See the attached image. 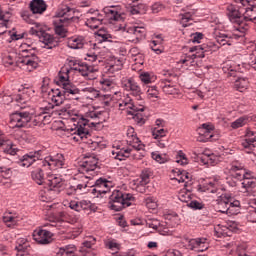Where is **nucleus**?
I'll use <instances>...</instances> for the list:
<instances>
[{"mask_svg": "<svg viewBox=\"0 0 256 256\" xmlns=\"http://www.w3.org/2000/svg\"><path fill=\"white\" fill-rule=\"evenodd\" d=\"M50 113H54L55 115H59L62 117L74 116L75 118H72V121L77 122V130L75 131V135H77L82 141H84V143H87L85 139L91 137V134H89V130L85 128L87 127V125H89V119L83 116H79V113L77 111L71 109L70 104H66L62 108L56 107L52 112L50 111Z\"/></svg>", "mask_w": 256, "mask_h": 256, "instance_id": "1", "label": "nucleus"}, {"mask_svg": "<svg viewBox=\"0 0 256 256\" xmlns=\"http://www.w3.org/2000/svg\"><path fill=\"white\" fill-rule=\"evenodd\" d=\"M135 201L133 194L125 193L121 190H114L109 196V209L112 211H123L127 207H131V203Z\"/></svg>", "mask_w": 256, "mask_h": 256, "instance_id": "2", "label": "nucleus"}, {"mask_svg": "<svg viewBox=\"0 0 256 256\" xmlns=\"http://www.w3.org/2000/svg\"><path fill=\"white\" fill-rule=\"evenodd\" d=\"M73 69L68 67H62L61 70L58 73V79L60 81V84L62 85L63 94L66 97H71L72 99H79V95L81 93V90L77 88L71 81H69V73H71Z\"/></svg>", "mask_w": 256, "mask_h": 256, "instance_id": "3", "label": "nucleus"}, {"mask_svg": "<svg viewBox=\"0 0 256 256\" xmlns=\"http://www.w3.org/2000/svg\"><path fill=\"white\" fill-rule=\"evenodd\" d=\"M73 15H75V11L69 6H65L58 13L59 18L54 22V31L56 35H59V37L67 36V29H65V27H67L69 23H73Z\"/></svg>", "mask_w": 256, "mask_h": 256, "instance_id": "4", "label": "nucleus"}, {"mask_svg": "<svg viewBox=\"0 0 256 256\" xmlns=\"http://www.w3.org/2000/svg\"><path fill=\"white\" fill-rule=\"evenodd\" d=\"M119 108L129 109L127 111L128 115L132 116V119L137 123V125H145V118L143 117V111H145V106H143V102L140 104L133 103V100L127 97L119 104Z\"/></svg>", "mask_w": 256, "mask_h": 256, "instance_id": "5", "label": "nucleus"}, {"mask_svg": "<svg viewBox=\"0 0 256 256\" xmlns=\"http://www.w3.org/2000/svg\"><path fill=\"white\" fill-rule=\"evenodd\" d=\"M16 65L31 73L39 67V57L35 54V50H24L22 56L16 60Z\"/></svg>", "mask_w": 256, "mask_h": 256, "instance_id": "6", "label": "nucleus"}, {"mask_svg": "<svg viewBox=\"0 0 256 256\" xmlns=\"http://www.w3.org/2000/svg\"><path fill=\"white\" fill-rule=\"evenodd\" d=\"M44 185H47L49 189L48 192H40V201L47 202L49 201L47 195H49L51 191H57L56 189L61 188L63 186V179H61V177H57L55 174H52L45 179Z\"/></svg>", "mask_w": 256, "mask_h": 256, "instance_id": "7", "label": "nucleus"}, {"mask_svg": "<svg viewBox=\"0 0 256 256\" xmlns=\"http://www.w3.org/2000/svg\"><path fill=\"white\" fill-rule=\"evenodd\" d=\"M29 121H31V113L16 111L10 116V125L12 129L28 127Z\"/></svg>", "mask_w": 256, "mask_h": 256, "instance_id": "8", "label": "nucleus"}, {"mask_svg": "<svg viewBox=\"0 0 256 256\" xmlns=\"http://www.w3.org/2000/svg\"><path fill=\"white\" fill-rule=\"evenodd\" d=\"M121 85L124 91L130 92L138 101H143V90H141V86H139V83L135 79L124 78L122 79Z\"/></svg>", "mask_w": 256, "mask_h": 256, "instance_id": "9", "label": "nucleus"}, {"mask_svg": "<svg viewBox=\"0 0 256 256\" xmlns=\"http://www.w3.org/2000/svg\"><path fill=\"white\" fill-rule=\"evenodd\" d=\"M69 67H71L72 71H78L82 77H86L89 81H93L95 79V75L93 74L95 68L93 66H89L88 64H77V61L70 60Z\"/></svg>", "mask_w": 256, "mask_h": 256, "instance_id": "10", "label": "nucleus"}, {"mask_svg": "<svg viewBox=\"0 0 256 256\" xmlns=\"http://www.w3.org/2000/svg\"><path fill=\"white\" fill-rule=\"evenodd\" d=\"M226 15L229 21L235 25H243V21H245V14L241 12L239 6L234 4L226 6Z\"/></svg>", "mask_w": 256, "mask_h": 256, "instance_id": "11", "label": "nucleus"}, {"mask_svg": "<svg viewBox=\"0 0 256 256\" xmlns=\"http://www.w3.org/2000/svg\"><path fill=\"white\" fill-rule=\"evenodd\" d=\"M99 168V159L95 156H89L84 159V161L81 162L79 171L83 175L85 173H90V175L95 174V169Z\"/></svg>", "mask_w": 256, "mask_h": 256, "instance_id": "12", "label": "nucleus"}, {"mask_svg": "<svg viewBox=\"0 0 256 256\" xmlns=\"http://www.w3.org/2000/svg\"><path fill=\"white\" fill-rule=\"evenodd\" d=\"M135 130L129 128L127 132V144L132 147V151H145V145L141 143V140L134 134Z\"/></svg>", "mask_w": 256, "mask_h": 256, "instance_id": "13", "label": "nucleus"}, {"mask_svg": "<svg viewBox=\"0 0 256 256\" xmlns=\"http://www.w3.org/2000/svg\"><path fill=\"white\" fill-rule=\"evenodd\" d=\"M32 237L39 245H49L53 234L48 230L38 229L34 230Z\"/></svg>", "mask_w": 256, "mask_h": 256, "instance_id": "14", "label": "nucleus"}, {"mask_svg": "<svg viewBox=\"0 0 256 256\" xmlns=\"http://www.w3.org/2000/svg\"><path fill=\"white\" fill-rule=\"evenodd\" d=\"M44 167L48 165L50 169H61L65 165V158L63 154H57L56 156H48L43 161Z\"/></svg>", "mask_w": 256, "mask_h": 256, "instance_id": "15", "label": "nucleus"}, {"mask_svg": "<svg viewBox=\"0 0 256 256\" xmlns=\"http://www.w3.org/2000/svg\"><path fill=\"white\" fill-rule=\"evenodd\" d=\"M160 85L165 95H181V90L173 84V79H162Z\"/></svg>", "mask_w": 256, "mask_h": 256, "instance_id": "16", "label": "nucleus"}, {"mask_svg": "<svg viewBox=\"0 0 256 256\" xmlns=\"http://www.w3.org/2000/svg\"><path fill=\"white\" fill-rule=\"evenodd\" d=\"M239 205V200L233 201L232 198H222L218 203L220 213H227V215L231 214L233 207H239ZM221 207H224V209H221Z\"/></svg>", "mask_w": 256, "mask_h": 256, "instance_id": "17", "label": "nucleus"}, {"mask_svg": "<svg viewBox=\"0 0 256 256\" xmlns=\"http://www.w3.org/2000/svg\"><path fill=\"white\" fill-rule=\"evenodd\" d=\"M235 179H243L241 186L242 189H245V191H249V189H254L256 185L255 179L251 178V175L249 173H246L245 171L236 173Z\"/></svg>", "mask_w": 256, "mask_h": 256, "instance_id": "18", "label": "nucleus"}, {"mask_svg": "<svg viewBox=\"0 0 256 256\" xmlns=\"http://www.w3.org/2000/svg\"><path fill=\"white\" fill-rule=\"evenodd\" d=\"M0 147L7 155H17V151H19L11 140L3 138L2 131H0Z\"/></svg>", "mask_w": 256, "mask_h": 256, "instance_id": "19", "label": "nucleus"}, {"mask_svg": "<svg viewBox=\"0 0 256 256\" xmlns=\"http://www.w3.org/2000/svg\"><path fill=\"white\" fill-rule=\"evenodd\" d=\"M41 158V151H36V152H29L28 154H25L21 161L20 165L21 167H31L35 161H39Z\"/></svg>", "mask_w": 256, "mask_h": 256, "instance_id": "20", "label": "nucleus"}, {"mask_svg": "<svg viewBox=\"0 0 256 256\" xmlns=\"http://www.w3.org/2000/svg\"><path fill=\"white\" fill-rule=\"evenodd\" d=\"M65 97H70V99H73L71 96H65L64 93H61L58 96H52L51 99L54 104L48 103L47 106L44 107V113H51L53 109L63 105V103H65Z\"/></svg>", "mask_w": 256, "mask_h": 256, "instance_id": "21", "label": "nucleus"}, {"mask_svg": "<svg viewBox=\"0 0 256 256\" xmlns=\"http://www.w3.org/2000/svg\"><path fill=\"white\" fill-rule=\"evenodd\" d=\"M255 145H256V133L251 130H247L246 139L242 141V147H244V149H248L247 153H251V151L255 149Z\"/></svg>", "mask_w": 256, "mask_h": 256, "instance_id": "22", "label": "nucleus"}, {"mask_svg": "<svg viewBox=\"0 0 256 256\" xmlns=\"http://www.w3.org/2000/svg\"><path fill=\"white\" fill-rule=\"evenodd\" d=\"M40 42L44 44V49H55L59 45L57 40L53 35L47 33L46 31L42 32V35L39 38Z\"/></svg>", "mask_w": 256, "mask_h": 256, "instance_id": "23", "label": "nucleus"}, {"mask_svg": "<svg viewBox=\"0 0 256 256\" xmlns=\"http://www.w3.org/2000/svg\"><path fill=\"white\" fill-rule=\"evenodd\" d=\"M244 7V21H256V0H250Z\"/></svg>", "mask_w": 256, "mask_h": 256, "instance_id": "24", "label": "nucleus"}, {"mask_svg": "<svg viewBox=\"0 0 256 256\" xmlns=\"http://www.w3.org/2000/svg\"><path fill=\"white\" fill-rule=\"evenodd\" d=\"M30 10L34 14L41 15L42 13H45V11H47V4L44 0H32L30 2Z\"/></svg>", "mask_w": 256, "mask_h": 256, "instance_id": "25", "label": "nucleus"}, {"mask_svg": "<svg viewBox=\"0 0 256 256\" xmlns=\"http://www.w3.org/2000/svg\"><path fill=\"white\" fill-rule=\"evenodd\" d=\"M67 46L70 49H83V47H85V38L83 36H73L68 38Z\"/></svg>", "mask_w": 256, "mask_h": 256, "instance_id": "26", "label": "nucleus"}, {"mask_svg": "<svg viewBox=\"0 0 256 256\" xmlns=\"http://www.w3.org/2000/svg\"><path fill=\"white\" fill-rule=\"evenodd\" d=\"M236 39H238L237 35L229 36L228 34H221L220 36L216 37V41L221 45V47H225V45H228V47L235 45Z\"/></svg>", "mask_w": 256, "mask_h": 256, "instance_id": "27", "label": "nucleus"}, {"mask_svg": "<svg viewBox=\"0 0 256 256\" xmlns=\"http://www.w3.org/2000/svg\"><path fill=\"white\" fill-rule=\"evenodd\" d=\"M200 131H202V135L203 137H199L197 139V141H199L200 143H205L207 141H209V139H211L213 137V135H211V131H213V126L209 125V124H202V128H200Z\"/></svg>", "mask_w": 256, "mask_h": 256, "instance_id": "28", "label": "nucleus"}, {"mask_svg": "<svg viewBox=\"0 0 256 256\" xmlns=\"http://www.w3.org/2000/svg\"><path fill=\"white\" fill-rule=\"evenodd\" d=\"M104 13L106 14L109 21H124L123 15L119 14V12L114 10L113 7L105 8Z\"/></svg>", "mask_w": 256, "mask_h": 256, "instance_id": "29", "label": "nucleus"}, {"mask_svg": "<svg viewBox=\"0 0 256 256\" xmlns=\"http://www.w3.org/2000/svg\"><path fill=\"white\" fill-rule=\"evenodd\" d=\"M249 87V80L247 78H238L234 82V89L236 91H240V93H243V91H247V88Z\"/></svg>", "mask_w": 256, "mask_h": 256, "instance_id": "30", "label": "nucleus"}, {"mask_svg": "<svg viewBox=\"0 0 256 256\" xmlns=\"http://www.w3.org/2000/svg\"><path fill=\"white\" fill-rule=\"evenodd\" d=\"M75 251H77L75 245H67L65 247L59 248L56 256H75Z\"/></svg>", "mask_w": 256, "mask_h": 256, "instance_id": "31", "label": "nucleus"}, {"mask_svg": "<svg viewBox=\"0 0 256 256\" xmlns=\"http://www.w3.org/2000/svg\"><path fill=\"white\" fill-rule=\"evenodd\" d=\"M205 241H207L205 238L191 239L188 241L187 249H190V251H197L201 245H205Z\"/></svg>", "mask_w": 256, "mask_h": 256, "instance_id": "32", "label": "nucleus"}, {"mask_svg": "<svg viewBox=\"0 0 256 256\" xmlns=\"http://www.w3.org/2000/svg\"><path fill=\"white\" fill-rule=\"evenodd\" d=\"M206 51L207 50H205V45L193 46L189 49L190 53H195L192 55L194 59H203V57H205Z\"/></svg>", "mask_w": 256, "mask_h": 256, "instance_id": "33", "label": "nucleus"}, {"mask_svg": "<svg viewBox=\"0 0 256 256\" xmlns=\"http://www.w3.org/2000/svg\"><path fill=\"white\" fill-rule=\"evenodd\" d=\"M32 179L37 183V185H45V175L43 174V170L41 169H36L32 171Z\"/></svg>", "mask_w": 256, "mask_h": 256, "instance_id": "34", "label": "nucleus"}, {"mask_svg": "<svg viewBox=\"0 0 256 256\" xmlns=\"http://www.w3.org/2000/svg\"><path fill=\"white\" fill-rule=\"evenodd\" d=\"M147 12V6L145 4L133 5L129 8L131 15H145Z\"/></svg>", "mask_w": 256, "mask_h": 256, "instance_id": "35", "label": "nucleus"}, {"mask_svg": "<svg viewBox=\"0 0 256 256\" xmlns=\"http://www.w3.org/2000/svg\"><path fill=\"white\" fill-rule=\"evenodd\" d=\"M200 161L204 165H217L218 158L214 154H203L200 157Z\"/></svg>", "mask_w": 256, "mask_h": 256, "instance_id": "36", "label": "nucleus"}, {"mask_svg": "<svg viewBox=\"0 0 256 256\" xmlns=\"http://www.w3.org/2000/svg\"><path fill=\"white\" fill-rule=\"evenodd\" d=\"M103 17H90L86 20V25L90 27V29H99V25H102Z\"/></svg>", "mask_w": 256, "mask_h": 256, "instance_id": "37", "label": "nucleus"}, {"mask_svg": "<svg viewBox=\"0 0 256 256\" xmlns=\"http://www.w3.org/2000/svg\"><path fill=\"white\" fill-rule=\"evenodd\" d=\"M131 33L135 36V38L139 41L141 39H145V35H147V30L145 27L135 26L130 29Z\"/></svg>", "mask_w": 256, "mask_h": 256, "instance_id": "38", "label": "nucleus"}, {"mask_svg": "<svg viewBox=\"0 0 256 256\" xmlns=\"http://www.w3.org/2000/svg\"><path fill=\"white\" fill-rule=\"evenodd\" d=\"M193 15H195L194 11L191 12H185L184 14H180L181 16V25L182 27H189V25H191V23H189V21H193Z\"/></svg>", "mask_w": 256, "mask_h": 256, "instance_id": "39", "label": "nucleus"}, {"mask_svg": "<svg viewBox=\"0 0 256 256\" xmlns=\"http://www.w3.org/2000/svg\"><path fill=\"white\" fill-rule=\"evenodd\" d=\"M139 79L143 85H150V83H154L156 78L149 72H142L139 74Z\"/></svg>", "mask_w": 256, "mask_h": 256, "instance_id": "40", "label": "nucleus"}, {"mask_svg": "<svg viewBox=\"0 0 256 256\" xmlns=\"http://www.w3.org/2000/svg\"><path fill=\"white\" fill-rule=\"evenodd\" d=\"M131 148H127L126 150H117V151H112V155L114 156V159H118V161H123L125 157H129V153H132Z\"/></svg>", "mask_w": 256, "mask_h": 256, "instance_id": "41", "label": "nucleus"}, {"mask_svg": "<svg viewBox=\"0 0 256 256\" xmlns=\"http://www.w3.org/2000/svg\"><path fill=\"white\" fill-rule=\"evenodd\" d=\"M45 117L46 116H43V114L35 116L34 118H31L30 116L28 127H41V125H43V120L45 119Z\"/></svg>", "mask_w": 256, "mask_h": 256, "instance_id": "42", "label": "nucleus"}, {"mask_svg": "<svg viewBox=\"0 0 256 256\" xmlns=\"http://www.w3.org/2000/svg\"><path fill=\"white\" fill-rule=\"evenodd\" d=\"M95 182L105 191V194L111 191V181L106 178H99Z\"/></svg>", "mask_w": 256, "mask_h": 256, "instance_id": "43", "label": "nucleus"}, {"mask_svg": "<svg viewBox=\"0 0 256 256\" xmlns=\"http://www.w3.org/2000/svg\"><path fill=\"white\" fill-rule=\"evenodd\" d=\"M82 182L80 184H77L76 189H77V193H79V191H83V189H87V187H89V185H91V181H89V179H91V177L89 176H81Z\"/></svg>", "mask_w": 256, "mask_h": 256, "instance_id": "44", "label": "nucleus"}, {"mask_svg": "<svg viewBox=\"0 0 256 256\" xmlns=\"http://www.w3.org/2000/svg\"><path fill=\"white\" fill-rule=\"evenodd\" d=\"M97 37H100V41H110V39H113V37L110 35V33L105 28H100L96 32Z\"/></svg>", "mask_w": 256, "mask_h": 256, "instance_id": "45", "label": "nucleus"}, {"mask_svg": "<svg viewBox=\"0 0 256 256\" xmlns=\"http://www.w3.org/2000/svg\"><path fill=\"white\" fill-rule=\"evenodd\" d=\"M151 181V172L149 170H143L140 175V185H148Z\"/></svg>", "mask_w": 256, "mask_h": 256, "instance_id": "46", "label": "nucleus"}, {"mask_svg": "<svg viewBox=\"0 0 256 256\" xmlns=\"http://www.w3.org/2000/svg\"><path fill=\"white\" fill-rule=\"evenodd\" d=\"M80 211H97V208L87 200L80 201Z\"/></svg>", "mask_w": 256, "mask_h": 256, "instance_id": "47", "label": "nucleus"}, {"mask_svg": "<svg viewBox=\"0 0 256 256\" xmlns=\"http://www.w3.org/2000/svg\"><path fill=\"white\" fill-rule=\"evenodd\" d=\"M167 135V130L163 129V128H154L152 130V136L154 139H163V137H165Z\"/></svg>", "mask_w": 256, "mask_h": 256, "instance_id": "48", "label": "nucleus"}, {"mask_svg": "<svg viewBox=\"0 0 256 256\" xmlns=\"http://www.w3.org/2000/svg\"><path fill=\"white\" fill-rule=\"evenodd\" d=\"M29 98H27V94L23 93V94H18L15 98L18 107H20V109H25V106H21V105H25V103H27Z\"/></svg>", "mask_w": 256, "mask_h": 256, "instance_id": "49", "label": "nucleus"}, {"mask_svg": "<svg viewBox=\"0 0 256 256\" xmlns=\"http://www.w3.org/2000/svg\"><path fill=\"white\" fill-rule=\"evenodd\" d=\"M146 225L149 227V229H154V231H157L161 226V222L155 218H150L146 220Z\"/></svg>", "mask_w": 256, "mask_h": 256, "instance_id": "50", "label": "nucleus"}, {"mask_svg": "<svg viewBox=\"0 0 256 256\" xmlns=\"http://www.w3.org/2000/svg\"><path fill=\"white\" fill-rule=\"evenodd\" d=\"M148 99H159V90L157 86H150L147 90Z\"/></svg>", "mask_w": 256, "mask_h": 256, "instance_id": "51", "label": "nucleus"}, {"mask_svg": "<svg viewBox=\"0 0 256 256\" xmlns=\"http://www.w3.org/2000/svg\"><path fill=\"white\" fill-rule=\"evenodd\" d=\"M244 125H247V118L240 117L236 121L231 123L232 129H239L240 127H243Z\"/></svg>", "mask_w": 256, "mask_h": 256, "instance_id": "52", "label": "nucleus"}, {"mask_svg": "<svg viewBox=\"0 0 256 256\" xmlns=\"http://www.w3.org/2000/svg\"><path fill=\"white\" fill-rule=\"evenodd\" d=\"M187 207H190V209H194V211L201 210L205 205L197 200H192L187 204Z\"/></svg>", "mask_w": 256, "mask_h": 256, "instance_id": "53", "label": "nucleus"}, {"mask_svg": "<svg viewBox=\"0 0 256 256\" xmlns=\"http://www.w3.org/2000/svg\"><path fill=\"white\" fill-rule=\"evenodd\" d=\"M0 175L4 179H9L11 177V169L5 168V166H3V164H0Z\"/></svg>", "mask_w": 256, "mask_h": 256, "instance_id": "54", "label": "nucleus"}, {"mask_svg": "<svg viewBox=\"0 0 256 256\" xmlns=\"http://www.w3.org/2000/svg\"><path fill=\"white\" fill-rule=\"evenodd\" d=\"M69 208L77 213H81V201L72 200L69 202Z\"/></svg>", "mask_w": 256, "mask_h": 256, "instance_id": "55", "label": "nucleus"}, {"mask_svg": "<svg viewBox=\"0 0 256 256\" xmlns=\"http://www.w3.org/2000/svg\"><path fill=\"white\" fill-rule=\"evenodd\" d=\"M106 247H108V249H110L111 251H114V253H117V251L121 249V245H119V243L115 241H109L108 243H106Z\"/></svg>", "mask_w": 256, "mask_h": 256, "instance_id": "56", "label": "nucleus"}, {"mask_svg": "<svg viewBox=\"0 0 256 256\" xmlns=\"http://www.w3.org/2000/svg\"><path fill=\"white\" fill-rule=\"evenodd\" d=\"M25 249H27V245L24 243V245L19 244L16 246V250H18L17 256H31L30 254L26 253Z\"/></svg>", "mask_w": 256, "mask_h": 256, "instance_id": "57", "label": "nucleus"}, {"mask_svg": "<svg viewBox=\"0 0 256 256\" xmlns=\"http://www.w3.org/2000/svg\"><path fill=\"white\" fill-rule=\"evenodd\" d=\"M152 159H154V161H157V163H166L167 158L161 156V154L157 153V152H152Z\"/></svg>", "mask_w": 256, "mask_h": 256, "instance_id": "58", "label": "nucleus"}, {"mask_svg": "<svg viewBox=\"0 0 256 256\" xmlns=\"http://www.w3.org/2000/svg\"><path fill=\"white\" fill-rule=\"evenodd\" d=\"M146 206L148 209H157V202L152 197L146 198Z\"/></svg>", "mask_w": 256, "mask_h": 256, "instance_id": "59", "label": "nucleus"}, {"mask_svg": "<svg viewBox=\"0 0 256 256\" xmlns=\"http://www.w3.org/2000/svg\"><path fill=\"white\" fill-rule=\"evenodd\" d=\"M222 71L228 75V77H235V70L228 65L222 67Z\"/></svg>", "mask_w": 256, "mask_h": 256, "instance_id": "60", "label": "nucleus"}, {"mask_svg": "<svg viewBox=\"0 0 256 256\" xmlns=\"http://www.w3.org/2000/svg\"><path fill=\"white\" fill-rule=\"evenodd\" d=\"M144 153L145 152H139L136 150H132V152H130L129 155H131L133 157V159L140 160V159H143V157H145Z\"/></svg>", "mask_w": 256, "mask_h": 256, "instance_id": "61", "label": "nucleus"}, {"mask_svg": "<svg viewBox=\"0 0 256 256\" xmlns=\"http://www.w3.org/2000/svg\"><path fill=\"white\" fill-rule=\"evenodd\" d=\"M3 63L6 67H9L10 65H13V56L11 55H6L3 57Z\"/></svg>", "mask_w": 256, "mask_h": 256, "instance_id": "62", "label": "nucleus"}, {"mask_svg": "<svg viewBox=\"0 0 256 256\" xmlns=\"http://www.w3.org/2000/svg\"><path fill=\"white\" fill-rule=\"evenodd\" d=\"M248 65H250V67H252V69H255L256 71V55L255 54H251L249 56Z\"/></svg>", "mask_w": 256, "mask_h": 256, "instance_id": "63", "label": "nucleus"}, {"mask_svg": "<svg viewBox=\"0 0 256 256\" xmlns=\"http://www.w3.org/2000/svg\"><path fill=\"white\" fill-rule=\"evenodd\" d=\"M85 60L90 61V63H95V61H97V55L93 52L87 53Z\"/></svg>", "mask_w": 256, "mask_h": 256, "instance_id": "64", "label": "nucleus"}]
</instances>
